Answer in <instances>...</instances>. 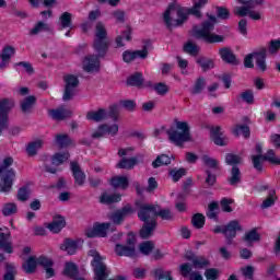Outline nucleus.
Segmentation results:
<instances>
[{
  "mask_svg": "<svg viewBox=\"0 0 280 280\" xmlns=\"http://www.w3.org/2000/svg\"><path fill=\"white\" fill-rule=\"evenodd\" d=\"M136 207L138 209L139 220L144 222L140 231V237H142V240H148V237L154 233L156 229V217H160L162 220H172L173 218L170 209L159 210L156 206L143 201H136Z\"/></svg>",
  "mask_w": 280,
  "mask_h": 280,
  "instance_id": "obj_1",
  "label": "nucleus"
},
{
  "mask_svg": "<svg viewBox=\"0 0 280 280\" xmlns=\"http://www.w3.org/2000/svg\"><path fill=\"white\" fill-rule=\"evenodd\" d=\"M201 9L194 3L191 8H179L176 3H171L163 15V21L168 27H180L187 21L189 14L196 19H202Z\"/></svg>",
  "mask_w": 280,
  "mask_h": 280,
  "instance_id": "obj_2",
  "label": "nucleus"
},
{
  "mask_svg": "<svg viewBox=\"0 0 280 280\" xmlns=\"http://www.w3.org/2000/svg\"><path fill=\"white\" fill-rule=\"evenodd\" d=\"M207 16L209 21L205 22L201 28L198 26L192 28V36L195 38H202L206 43H222L224 40L223 36L211 33L218 19L210 14H207Z\"/></svg>",
  "mask_w": 280,
  "mask_h": 280,
  "instance_id": "obj_3",
  "label": "nucleus"
},
{
  "mask_svg": "<svg viewBox=\"0 0 280 280\" xmlns=\"http://www.w3.org/2000/svg\"><path fill=\"white\" fill-rule=\"evenodd\" d=\"M167 136L171 143L174 145H183L187 141H191V133L189 131V124L187 121H175V127L167 130Z\"/></svg>",
  "mask_w": 280,
  "mask_h": 280,
  "instance_id": "obj_4",
  "label": "nucleus"
},
{
  "mask_svg": "<svg viewBox=\"0 0 280 280\" xmlns=\"http://www.w3.org/2000/svg\"><path fill=\"white\" fill-rule=\"evenodd\" d=\"M14 163V160L12 158H5L2 162V165L0 166V174H3L1 180H0V191L2 194H8L12 189V183H14V178L16 176V173L14 170H8Z\"/></svg>",
  "mask_w": 280,
  "mask_h": 280,
  "instance_id": "obj_5",
  "label": "nucleus"
},
{
  "mask_svg": "<svg viewBox=\"0 0 280 280\" xmlns=\"http://www.w3.org/2000/svg\"><path fill=\"white\" fill-rule=\"evenodd\" d=\"M238 3H242L243 7H236L234 9L235 14L237 16H248L253 21H261V12L254 11L253 9L257 8V5H261L264 0H237Z\"/></svg>",
  "mask_w": 280,
  "mask_h": 280,
  "instance_id": "obj_6",
  "label": "nucleus"
},
{
  "mask_svg": "<svg viewBox=\"0 0 280 280\" xmlns=\"http://www.w3.org/2000/svg\"><path fill=\"white\" fill-rule=\"evenodd\" d=\"M94 36V50L100 57L106 56L108 51V39H106L108 32L102 22L96 23Z\"/></svg>",
  "mask_w": 280,
  "mask_h": 280,
  "instance_id": "obj_7",
  "label": "nucleus"
},
{
  "mask_svg": "<svg viewBox=\"0 0 280 280\" xmlns=\"http://www.w3.org/2000/svg\"><path fill=\"white\" fill-rule=\"evenodd\" d=\"M89 256L93 257L92 266L94 268V279L95 280H106L108 277V268L104 264V257L100 255V252L91 249Z\"/></svg>",
  "mask_w": 280,
  "mask_h": 280,
  "instance_id": "obj_8",
  "label": "nucleus"
},
{
  "mask_svg": "<svg viewBox=\"0 0 280 280\" xmlns=\"http://www.w3.org/2000/svg\"><path fill=\"white\" fill-rule=\"evenodd\" d=\"M108 115L109 117H112V119H114V121H117V117L119 115V109L117 105L112 106L108 114L106 113V109L88 112L86 119L89 121H96V122L104 121V119H108Z\"/></svg>",
  "mask_w": 280,
  "mask_h": 280,
  "instance_id": "obj_9",
  "label": "nucleus"
},
{
  "mask_svg": "<svg viewBox=\"0 0 280 280\" xmlns=\"http://www.w3.org/2000/svg\"><path fill=\"white\" fill-rule=\"evenodd\" d=\"M65 80V92L62 100L63 102H69L73 100V95H75V90L78 89V84H80V81L78 80V77L73 74H68L63 78Z\"/></svg>",
  "mask_w": 280,
  "mask_h": 280,
  "instance_id": "obj_10",
  "label": "nucleus"
},
{
  "mask_svg": "<svg viewBox=\"0 0 280 280\" xmlns=\"http://www.w3.org/2000/svg\"><path fill=\"white\" fill-rule=\"evenodd\" d=\"M119 132V125L118 124H104L101 125L96 131L93 132V139H102V137H115Z\"/></svg>",
  "mask_w": 280,
  "mask_h": 280,
  "instance_id": "obj_11",
  "label": "nucleus"
},
{
  "mask_svg": "<svg viewBox=\"0 0 280 280\" xmlns=\"http://www.w3.org/2000/svg\"><path fill=\"white\" fill-rule=\"evenodd\" d=\"M100 54L97 56L88 55L82 61V69L86 73H97L100 71Z\"/></svg>",
  "mask_w": 280,
  "mask_h": 280,
  "instance_id": "obj_12",
  "label": "nucleus"
},
{
  "mask_svg": "<svg viewBox=\"0 0 280 280\" xmlns=\"http://www.w3.org/2000/svg\"><path fill=\"white\" fill-rule=\"evenodd\" d=\"M110 229V223H96L93 229L86 230L85 235L88 237H106Z\"/></svg>",
  "mask_w": 280,
  "mask_h": 280,
  "instance_id": "obj_13",
  "label": "nucleus"
},
{
  "mask_svg": "<svg viewBox=\"0 0 280 280\" xmlns=\"http://www.w3.org/2000/svg\"><path fill=\"white\" fill-rule=\"evenodd\" d=\"M137 58H141V60H145V58H148V46H144L141 50H126L122 52L124 62L129 63L137 60Z\"/></svg>",
  "mask_w": 280,
  "mask_h": 280,
  "instance_id": "obj_14",
  "label": "nucleus"
},
{
  "mask_svg": "<svg viewBox=\"0 0 280 280\" xmlns=\"http://www.w3.org/2000/svg\"><path fill=\"white\" fill-rule=\"evenodd\" d=\"M128 246L116 245L115 252L120 257H135L137 252L135 250V238H128Z\"/></svg>",
  "mask_w": 280,
  "mask_h": 280,
  "instance_id": "obj_15",
  "label": "nucleus"
},
{
  "mask_svg": "<svg viewBox=\"0 0 280 280\" xmlns=\"http://www.w3.org/2000/svg\"><path fill=\"white\" fill-rule=\"evenodd\" d=\"M70 170L72 172V176L74 178L75 185H78L79 187H82V185L86 183V174L83 173L80 165L75 162H71Z\"/></svg>",
  "mask_w": 280,
  "mask_h": 280,
  "instance_id": "obj_16",
  "label": "nucleus"
},
{
  "mask_svg": "<svg viewBox=\"0 0 280 280\" xmlns=\"http://www.w3.org/2000/svg\"><path fill=\"white\" fill-rule=\"evenodd\" d=\"M67 226V221L62 215H56L52 218V221L47 224V229L50 233H60Z\"/></svg>",
  "mask_w": 280,
  "mask_h": 280,
  "instance_id": "obj_17",
  "label": "nucleus"
},
{
  "mask_svg": "<svg viewBox=\"0 0 280 280\" xmlns=\"http://www.w3.org/2000/svg\"><path fill=\"white\" fill-rule=\"evenodd\" d=\"M237 231H242V225L237 220H233L225 225V237L228 240V244H231V240L237 235Z\"/></svg>",
  "mask_w": 280,
  "mask_h": 280,
  "instance_id": "obj_18",
  "label": "nucleus"
},
{
  "mask_svg": "<svg viewBox=\"0 0 280 280\" xmlns=\"http://www.w3.org/2000/svg\"><path fill=\"white\" fill-rule=\"evenodd\" d=\"M48 115H49V117H51V119H55L56 121H62V120L71 117V109H69L67 107L49 109Z\"/></svg>",
  "mask_w": 280,
  "mask_h": 280,
  "instance_id": "obj_19",
  "label": "nucleus"
},
{
  "mask_svg": "<svg viewBox=\"0 0 280 280\" xmlns=\"http://www.w3.org/2000/svg\"><path fill=\"white\" fill-rule=\"evenodd\" d=\"M130 213H135V209H132L130 206H126L121 210H118L112 214V221L114 224H121V222H124V218H126V215H130Z\"/></svg>",
  "mask_w": 280,
  "mask_h": 280,
  "instance_id": "obj_20",
  "label": "nucleus"
},
{
  "mask_svg": "<svg viewBox=\"0 0 280 280\" xmlns=\"http://www.w3.org/2000/svg\"><path fill=\"white\" fill-rule=\"evenodd\" d=\"M266 54H268V50L266 48H261L259 51L254 52V60L256 61V67L260 71H266Z\"/></svg>",
  "mask_w": 280,
  "mask_h": 280,
  "instance_id": "obj_21",
  "label": "nucleus"
},
{
  "mask_svg": "<svg viewBox=\"0 0 280 280\" xmlns=\"http://www.w3.org/2000/svg\"><path fill=\"white\" fill-rule=\"evenodd\" d=\"M11 233L8 231L3 233L0 231V248L4 250V253L12 254L14 252V248L12 247V242L8 241L10 237Z\"/></svg>",
  "mask_w": 280,
  "mask_h": 280,
  "instance_id": "obj_22",
  "label": "nucleus"
},
{
  "mask_svg": "<svg viewBox=\"0 0 280 280\" xmlns=\"http://www.w3.org/2000/svg\"><path fill=\"white\" fill-rule=\"evenodd\" d=\"M219 56H221L223 62H228L229 65H237V58L231 48H221L219 50Z\"/></svg>",
  "mask_w": 280,
  "mask_h": 280,
  "instance_id": "obj_23",
  "label": "nucleus"
},
{
  "mask_svg": "<svg viewBox=\"0 0 280 280\" xmlns=\"http://www.w3.org/2000/svg\"><path fill=\"white\" fill-rule=\"evenodd\" d=\"M36 105V96L31 95L26 96L24 100L20 102L22 113H32L34 106Z\"/></svg>",
  "mask_w": 280,
  "mask_h": 280,
  "instance_id": "obj_24",
  "label": "nucleus"
},
{
  "mask_svg": "<svg viewBox=\"0 0 280 280\" xmlns=\"http://www.w3.org/2000/svg\"><path fill=\"white\" fill-rule=\"evenodd\" d=\"M38 264L45 268L46 278L51 279V277L55 275L54 268H51V266H54V261L45 256H42L38 258Z\"/></svg>",
  "mask_w": 280,
  "mask_h": 280,
  "instance_id": "obj_25",
  "label": "nucleus"
},
{
  "mask_svg": "<svg viewBox=\"0 0 280 280\" xmlns=\"http://www.w3.org/2000/svg\"><path fill=\"white\" fill-rule=\"evenodd\" d=\"M80 242L67 238L63 244H61L60 249L65 250L68 255H75Z\"/></svg>",
  "mask_w": 280,
  "mask_h": 280,
  "instance_id": "obj_26",
  "label": "nucleus"
},
{
  "mask_svg": "<svg viewBox=\"0 0 280 280\" xmlns=\"http://www.w3.org/2000/svg\"><path fill=\"white\" fill-rule=\"evenodd\" d=\"M119 201H121V195H119V194L104 192L101 196L102 205H113V202H119Z\"/></svg>",
  "mask_w": 280,
  "mask_h": 280,
  "instance_id": "obj_27",
  "label": "nucleus"
},
{
  "mask_svg": "<svg viewBox=\"0 0 280 280\" xmlns=\"http://www.w3.org/2000/svg\"><path fill=\"white\" fill-rule=\"evenodd\" d=\"M40 266V262H38V258L36 257H30L23 265L22 268L27 273H32L36 270V266Z\"/></svg>",
  "mask_w": 280,
  "mask_h": 280,
  "instance_id": "obj_28",
  "label": "nucleus"
},
{
  "mask_svg": "<svg viewBox=\"0 0 280 280\" xmlns=\"http://www.w3.org/2000/svg\"><path fill=\"white\" fill-rule=\"evenodd\" d=\"M128 177L126 176H116L112 179V186L115 187V189H128Z\"/></svg>",
  "mask_w": 280,
  "mask_h": 280,
  "instance_id": "obj_29",
  "label": "nucleus"
},
{
  "mask_svg": "<svg viewBox=\"0 0 280 280\" xmlns=\"http://www.w3.org/2000/svg\"><path fill=\"white\" fill-rule=\"evenodd\" d=\"M261 240V236L257 233V230H250L245 233L243 241L246 242L248 246L255 242H259Z\"/></svg>",
  "mask_w": 280,
  "mask_h": 280,
  "instance_id": "obj_30",
  "label": "nucleus"
},
{
  "mask_svg": "<svg viewBox=\"0 0 280 280\" xmlns=\"http://www.w3.org/2000/svg\"><path fill=\"white\" fill-rule=\"evenodd\" d=\"M232 132L236 137H240V135H243L245 139H248L250 137V129L248 128V126H245V125H236L233 128Z\"/></svg>",
  "mask_w": 280,
  "mask_h": 280,
  "instance_id": "obj_31",
  "label": "nucleus"
},
{
  "mask_svg": "<svg viewBox=\"0 0 280 280\" xmlns=\"http://www.w3.org/2000/svg\"><path fill=\"white\" fill-rule=\"evenodd\" d=\"M197 65H199L203 71H209V69H213V67H215L213 60L207 57H199L197 59Z\"/></svg>",
  "mask_w": 280,
  "mask_h": 280,
  "instance_id": "obj_32",
  "label": "nucleus"
},
{
  "mask_svg": "<svg viewBox=\"0 0 280 280\" xmlns=\"http://www.w3.org/2000/svg\"><path fill=\"white\" fill-rule=\"evenodd\" d=\"M40 148H43V141L42 140H37L34 142H31L27 148H26V152L28 154V156H36L38 150H40Z\"/></svg>",
  "mask_w": 280,
  "mask_h": 280,
  "instance_id": "obj_33",
  "label": "nucleus"
},
{
  "mask_svg": "<svg viewBox=\"0 0 280 280\" xmlns=\"http://www.w3.org/2000/svg\"><path fill=\"white\" fill-rule=\"evenodd\" d=\"M201 161L206 167H209L210 170H218L220 162L218 160L209 156L208 154L202 155Z\"/></svg>",
  "mask_w": 280,
  "mask_h": 280,
  "instance_id": "obj_34",
  "label": "nucleus"
},
{
  "mask_svg": "<svg viewBox=\"0 0 280 280\" xmlns=\"http://www.w3.org/2000/svg\"><path fill=\"white\" fill-rule=\"evenodd\" d=\"M277 202V191L270 190L268 197L262 201L261 209H269Z\"/></svg>",
  "mask_w": 280,
  "mask_h": 280,
  "instance_id": "obj_35",
  "label": "nucleus"
},
{
  "mask_svg": "<svg viewBox=\"0 0 280 280\" xmlns=\"http://www.w3.org/2000/svg\"><path fill=\"white\" fill-rule=\"evenodd\" d=\"M14 54H16V49H14V47L12 46H7L3 48L2 54L0 55V58L8 65L12 56H14Z\"/></svg>",
  "mask_w": 280,
  "mask_h": 280,
  "instance_id": "obj_36",
  "label": "nucleus"
},
{
  "mask_svg": "<svg viewBox=\"0 0 280 280\" xmlns=\"http://www.w3.org/2000/svg\"><path fill=\"white\" fill-rule=\"evenodd\" d=\"M137 163H138L137 158L122 159L118 163V167L120 170H132V167H135V165H137Z\"/></svg>",
  "mask_w": 280,
  "mask_h": 280,
  "instance_id": "obj_37",
  "label": "nucleus"
},
{
  "mask_svg": "<svg viewBox=\"0 0 280 280\" xmlns=\"http://www.w3.org/2000/svg\"><path fill=\"white\" fill-rule=\"evenodd\" d=\"M16 211H19V208L14 202L4 203L2 207V215H5V217L14 215Z\"/></svg>",
  "mask_w": 280,
  "mask_h": 280,
  "instance_id": "obj_38",
  "label": "nucleus"
},
{
  "mask_svg": "<svg viewBox=\"0 0 280 280\" xmlns=\"http://www.w3.org/2000/svg\"><path fill=\"white\" fill-rule=\"evenodd\" d=\"M170 163H172V158L170 155H159L155 161H153L152 165L153 167H161L163 165H170Z\"/></svg>",
  "mask_w": 280,
  "mask_h": 280,
  "instance_id": "obj_39",
  "label": "nucleus"
},
{
  "mask_svg": "<svg viewBox=\"0 0 280 280\" xmlns=\"http://www.w3.org/2000/svg\"><path fill=\"white\" fill-rule=\"evenodd\" d=\"M153 275L158 280H172V273L163 268L154 269Z\"/></svg>",
  "mask_w": 280,
  "mask_h": 280,
  "instance_id": "obj_40",
  "label": "nucleus"
},
{
  "mask_svg": "<svg viewBox=\"0 0 280 280\" xmlns=\"http://www.w3.org/2000/svg\"><path fill=\"white\" fill-rule=\"evenodd\" d=\"M71 19H73V15L69 12H63L60 18V25L61 30H67V27H71Z\"/></svg>",
  "mask_w": 280,
  "mask_h": 280,
  "instance_id": "obj_41",
  "label": "nucleus"
},
{
  "mask_svg": "<svg viewBox=\"0 0 280 280\" xmlns=\"http://www.w3.org/2000/svg\"><path fill=\"white\" fill-rule=\"evenodd\" d=\"M65 275L70 277V279H75V277H78V266L73 262H67L65 267Z\"/></svg>",
  "mask_w": 280,
  "mask_h": 280,
  "instance_id": "obj_42",
  "label": "nucleus"
},
{
  "mask_svg": "<svg viewBox=\"0 0 280 280\" xmlns=\"http://www.w3.org/2000/svg\"><path fill=\"white\" fill-rule=\"evenodd\" d=\"M207 86V82L205 81V78H198L192 86L191 93L194 95H198L202 93V90Z\"/></svg>",
  "mask_w": 280,
  "mask_h": 280,
  "instance_id": "obj_43",
  "label": "nucleus"
},
{
  "mask_svg": "<svg viewBox=\"0 0 280 280\" xmlns=\"http://www.w3.org/2000/svg\"><path fill=\"white\" fill-rule=\"evenodd\" d=\"M129 86H141L143 84V74L137 72L127 80Z\"/></svg>",
  "mask_w": 280,
  "mask_h": 280,
  "instance_id": "obj_44",
  "label": "nucleus"
},
{
  "mask_svg": "<svg viewBox=\"0 0 280 280\" xmlns=\"http://www.w3.org/2000/svg\"><path fill=\"white\" fill-rule=\"evenodd\" d=\"M49 31V24L45 22H38L31 31V36H36V34H40V32Z\"/></svg>",
  "mask_w": 280,
  "mask_h": 280,
  "instance_id": "obj_45",
  "label": "nucleus"
},
{
  "mask_svg": "<svg viewBox=\"0 0 280 280\" xmlns=\"http://www.w3.org/2000/svg\"><path fill=\"white\" fill-rule=\"evenodd\" d=\"M242 180V173L240 172V168L236 166H233L231 171V177L229 179L230 185H237Z\"/></svg>",
  "mask_w": 280,
  "mask_h": 280,
  "instance_id": "obj_46",
  "label": "nucleus"
},
{
  "mask_svg": "<svg viewBox=\"0 0 280 280\" xmlns=\"http://www.w3.org/2000/svg\"><path fill=\"white\" fill-rule=\"evenodd\" d=\"M68 160H69V153H56L51 159V163L52 165L58 167V165H62V163H65V161H68Z\"/></svg>",
  "mask_w": 280,
  "mask_h": 280,
  "instance_id": "obj_47",
  "label": "nucleus"
},
{
  "mask_svg": "<svg viewBox=\"0 0 280 280\" xmlns=\"http://www.w3.org/2000/svg\"><path fill=\"white\" fill-rule=\"evenodd\" d=\"M184 51L186 54H189V56H196L197 54H200V47H198V45H196L192 42H188L185 46H184Z\"/></svg>",
  "mask_w": 280,
  "mask_h": 280,
  "instance_id": "obj_48",
  "label": "nucleus"
},
{
  "mask_svg": "<svg viewBox=\"0 0 280 280\" xmlns=\"http://www.w3.org/2000/svg\"><path fill=\"white\" fill-rule=\"evenodd\" d=\"M56 143L59 148H67V145H71L72 141L67 135H58L56 137Z\"/></svg>",
  "mask_w": 280,
  "mask_h": 280,
  "instance_id": "obj_49",
  "label": "nucleus"
},
{
  "mask_svg": "<svg viewBox=\"0 0 280 280\" xmlns=\"http://www.w3.org/2000/svg\"><path fill=\"white\" fill-rule=\"evenodd\" d=\"M264 161H266V158H264V155H252V163L257 172H261Z\"/></svg>",
  "mask_w": 280,
  "mask_h": 280,
  "instance_id": "obj_50",
  "label": "nucleus"
},
{
  "mask_svg": "<svg viewBox=\"0 0 280 280\" xmlns=\"http://www.w3.org/2000/svg\"><path fill=\"white\" fill-rule=\"evenodd\" d=\"M139 250L142 255H150L154 250V243L147 241L139 245Z\"/></svg>",
  "mask_w": 280,
  "mask_h": 280,
  "instance_id": "obj_51",
  "label": "nucleus"
},
{
  "mask_svg": "<svg viewBox=\"0 0 280 280\" xmlns=\"http://www.w3.org/2000/svg\"><path fill=\"white\" fill-rule=\"evenodd\" d=\"M191 224L195 229H202L205 226V217L202 213H197L191 219Z\"/></svg>",
  "mask_w": 280,
  "mask_h": 280,
  "instance_id": "obj_52",
  "label": "nucleus"
},
{
  "mask_svg": "<svg viewBox=\"0 0 280 280\" xmlns=\"http://www.w3.org/2000/svg\"><path fill=\"white\" fill-rule=\"evenodd\" d=\"M225 163L228 165H240V163H242V158L233 153H228L225 155Z\"/></svg>",
  "mask_w": 280,
  "mask_h": 280,
  "instance_id": "obj_53",
  "label": "nucleus"
},
{
  "mask_svg": "<svg viewBox=\"0 0 280 280\" xmlns=\"http://www.w3.org/2000/svg\"><path fill=\"white\" fill-rule=\"evenodd\" d=\"M130 34H132V31L130 30V27H128L122 36H118L116 38V44L117 47H124V38H126L127 40H131Z\"/></svg>",
  "mask_w": 280,
  "mask_h": 280,
  "instance_id": "obj_54",
  "label": "nucleus"
},
{
  "mask_svg": "<svg viewBox=\"0 0 280 280\" xmlns=\"http://www.w3.org/2000/svg\"><path fill=\"white\" fill-rule=\"evenodd\" d=\"M174 183H178V180L187 174V171L185 168H174L170 172Z\"/></svg>",
  "mask_w": 280,
  "mask_h": 280,
  "instance_id": "obj_55",
  "label": "nucleus"
},
{
  "mask_svg": "<svg viewBox=\"0 0 280 280\" xmlns=\"http://www.w3.org/2000/svg\"><path fill=\"white\" fill-rule=\"evenodd\" d=\"M218 203L212 202L208 207L207 215L210 220H218Z\"/></svg>",
  "mask_w": 280,
  "mask_h": 280,
  "instance_id": "obj_56",
  "label": "nucleus"
},
{
  "mask_svg": "<svg viewBox=\"0 0 280 280\" xmlns=\"http://www.w3.org/2000/svg\"><path fill=\"white\" fill-rule=\"evenodd\" d=\"M177 65L180 69L183 75H187L189 73V70H187V67H189V61L187 59H183L182 57H177Z\"/></svg>",
  "mask_w": 280,
  "mask_h": 280,
  "instance_id": "obj_57",
  "label": "nucleus"
},
{
  "mask_svg": "<svg viewBox=\"0 0 280 280\" xmlns=\"http://www.w3.org/2000/svg\"><path fill=\"white\" fill-rule=\"evenodd\" d=\"M16 277V268L12 265H7V272L4 273L3 280H14Z\"/></svg>",
  "mask_w": 280,
  "mask_h": 280,
  "instance_id": "obj_58",
  "label": "nucleus"
},
{
  "mask_svg": "<svg viewBox=\"0 0 280 280\" xmlns=\"http://www.w3.org/2000/svg\"><path fill=\"white\" fill-rule=\"evenodd\" d=\"M154 90L159 95H165L170 91V86L163 82L156 83Z\"/></svg>",
  "mask_w": 280,
  "mask_h": 280,
  "instance_id": "obj_59",
  "label": "nucleus"
},
{
  "mask_svg": "<svg viewBox=\"0 0 280 280\" xmlns=\"http://www.w3.org/2000/svg\"><path fill=\"white\" fill-rule=\"evenodd\" d=\"M30 198V188L23 187L20 188L18 191V199L21 200V202H25Z\"/></svg>",
  "mask_w": 280,
  "mask_h": 280,
  "instance_id": "obj_60",
  "label": "nucleus"
},
{
  "mask_svg": "<svg viewBox=\"0 0 280 280\" xmlns=\"http://www.w3.org/2000/svg\"><path fill=\"white\" fill-rule=\"evenodd\" d=\"M220 275V271L218 269H207L205 272V277L207 280H217Z\"/></svg>",
  "mask_w": 280,
  "mask_h": 280,
  "instance_id": "obj_61",
  "label": "nucleus"
},
{
  "mask_svg": "<svg viewBox=\"0 0 280 280\" xmlns=\"http://www.w3.org/2000/svg\"><path fill=\"white\" fill-rule=\"evenodd\" d=\"M280 50V39H273L269 43V54H277Z\"/></svg>",
  "mask_w": 280,
  "mask_h": 280,
  "instance_id": "obj_62",
  "label": "nucleus"
},
{
  "mask_svg": "<svg viewBox=\"0 0 280 280\" xmlns=\"http://www.w3.org/2000/svg\"><path fill=\"white\" fill-rule=\"evenodd\" d=\"M120 106H122V108H126V110L132 112L135 110V108H137V103H135V101L127 100L121 101Z\"/></svg>",
  "mask_w": 280,
  "mask_h": 280,
  "instance_id": "obj_63",
  "label": "nucleus"
},
{
  "mask_svg": "<svg viewBox=\"0 0 280 280\" xmlns=\"http://www.w3.org/2000/svg\"><path fill=\"white\" fill-rule=\"evenodd\" d=\"M269 143H271V145L277 150H280V135L272 133L269 138Z\"/></svg>",
  "mask_w": 280,
  "mask_h": 280,
  "instance_id": "obj_64",
  "label": "nucleus"
}]
</instances>
